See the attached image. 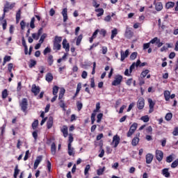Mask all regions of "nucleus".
<instances>
[{
    "mask_svg": "<svg viewBox=\"0 0 178 178\" xmlns=\"http://www.w3.org/2000/svg\"><path fill=\"white\" fill-rule=\"evenodd\" d=\"M141 63V61L140 60H138L136 63H134L129 69H127L124 72L125 76H130L131 74V72H133V70L135 69V67H138V65Z\"/></svg>",
    "mask_w": 178,
    "mask_h": 178,
    "instance_id": "obj_1",
    "label": "nucleus"
},
{
    "mask_svg": "<svg viewBox=\"0 0 178 178\" xmlns=\"http://www.w3.org/2000/svg\"><path fill=\"white\" fill-rule=\"evenodd\" d=\"M15 3H10L8 1H6V3L4 5V8H3V17H5V14L8 11L12 9H13V8H15Z\"/></svg>",
    "mask_w": 178,
    "mask_h": 178,
    "instance_id": "obj_2",
    "label": "nucleus"
},
{
    "mask_svg": "<svg viewBox=\"0 0 178 178\" xmlns=\"http://www.w3.org/2000/svg\"><path fill=\"white\" fill-rule=\"evenodd\" d=\"M122 81H123V76L120 74H117L114 77V80L112 81V86H120Z\"/></svg>",
    "mask_w": 178,
    "mask_h": 178,
    "instance_id": "obj_3",
    "label": "nucleus"
},
{
    "mask_svg": "<svg viewBox=\"0 0 178 178\" xmlns=\"http://www.w3.org/2000/svg\"><path fill=\"white\" fill-rule=\"evenodd\" d=\"M144 106H145V100H144V98L140 97L137 102V108L141 110L144 109Z\"/></svg>",
    "mask_w": 178,
    "mask_h": 178,
    "instance_id": "obj_4",
    "label": "nucleus"
},
{
    "mask_svg": "<svg viewBox=\"0 0 178 178\" xmlns=\"http://www.w3.org/2000/svg\"><path fill=\"white\" fill-rule=\"evenodd\" d=\"M27 99L24 98L22 99L21 103H20V106L22 108V111H23V112H26V111L27 110Z\"/></svg>",
    "mask_w": 178,
    "mask_h": 178,
    "instance_id": "obj_5",
    "label": "nucleus"
},
{
    "mask_svg": "<svg viewBox=\"0 0 178 178\" xmlns=\"http://www.w3.org/2000/svg\"><path fill=\"white\" fill-rule=\"evenodd\" d=\"M42 28H40L38 33H34L32 34V38L33 40H35L36 41L39 40L40 37L41 36V34H42Z\"/></svg>",
    "mask_w": 178,
    "mask_h": 178,
    "instance_id": "obj_6",
    "label": "nucleus"
},
{
    "mask_svg": "<svg viewBox=\"0 0 178 178\" xmlns=\"http://www.w3.org/2000/svg\"><path fill=\"white\" fill-rule=\"evenodd\" d=\"M156 158L159 162H161L163 159V152L161 150L156 151Z\"/></svg>",
    "mask_w": 178,
    "mask_h": 178,
    "instance_id": "obj_7",
    "label": "nucleus"
},
{
    "mask_svg": "<svg viewBox=\"0 0 178 178\" xmlns=\"http://www.w3.org/2000/svg\"><path fill=\"white\" fill-rule=\"evenodd\" d=\"M42 161V156H38L34 163V165H33V169H37V168H38V165H40V163H41Z\"/></svg>",
    "mask_w": 178,
    "mask_h": 178,
    "instance_id": "obj_8",
    "label": "nucleus"
},
{
    "mask_svg": "<svg viewBox=\"0 0 178 178\" xmlns=\"http://www.w3.org/2000/svg\"><path fill=\"white\" fill-rule=\"evenodd\" d=\"M120 143V138L118 135L114 136L113 138V144H114V147L116 148V147L119 145Z\"/></svg>",
    "mask_w": 178,
    "mask_h": 178,
    "instance_id": "obj_9",
    "label": "nucleus"
},
{
    "mask_svg": "<svg viewBox=\"0 0 178 178\" xmlns=\"http://www.w3.org/2000/svg\"><path fill=\"white\" fill-rule=\"evenodd\" d=\"M148 102H149V113H152L154 112V106H155V103L154 101H152V99H148Z\"/></svg>",
    "mask_w": 178,
    "mask_h": 178,
    "instance_id": "obj_10",
    "label": "nucleus"
},
{
    "mask_svg": "<svg viewBox=\"0 0 178 178\" xmlns=\"http://www.w3.org/2000/svg\"><path fill=\"white\" fill-rule=\"evenodd\" d=\"M124 35H125L126 38H129V39H130V38H131V37H133V31H131L130 28H129L128 26H127Z\"/></svg>",
    "mask_w": 178,
    "mask_h": 178,
    "instance_id": "obj_11",
    "label": "nucleus"
},
{
    "mask_svg": "<svg viewBox=\"0 0 178 178\" xmlns=\"http://www.w3.org/2000/svg\"><path fill=\"white\" fill-rule=\"evenodd\" d=\"M120 54H121V62H123V60H124V59H126V58L129 56V49H127L125 52H124L123 50H122L120 51Z\"/></svg>",
    "mask_w": 178,
    "mask_h": 178,
    "instance_id": "obj_12",
    "label": "nucleus"
},
{
    "mask_svg": "<svg viewBox=\"0 0 178 178\" xmlns=\"http://www.w3.org/2000/svg\"><path fill=\"white\" fill-rule=\"evenodd\" d=\"M63 48L65 49L66 52H69V49L70 48V46L69 43L67 42V40L63 39Z\"/></svg>",
    "mask_w": 178,
    "mask_h": 178,
    "instance_id": "obj_13",
    "label": "nucleus"
},
{
    "mask_svg": "<svg viewBox=\"0 0 178 178\" xmlns=\"http://www.w3.org/2000/svg\"><path fill=\"white\" fill-rule=\"evenodd\" d=\"M154 161V155L152 154H146V163L149 165Z\"/></svg>",
    "mask_w": 178,
    "mask_h": 178,
    "instance_id": "obj_14",
    "label": "nucleus"
},
{
    "mask_svg": "<svg viewBox=\"0 0 178 178\" xmlns=\"http://www.w3.org/2000/svg\"><path fill=\"white\" fill-rule=\"evenodd\" d=\"M31 91L35 95H38V94H40V87L35 85H33Z\"/></svg>",
    "mask_w": 178,
    "mask_h": 178,
    "instance_id": "obj_15",
    "label": "nucleus"
},
{
    "mask_svg": "<svg viewBox=\"0 0 178 178\" xmlns=\"http://www.w3.org/2000/svg\"><path fill=\"white\" fill-rule=\"evenodd\" d=\"M67 148H68V154L70 155V156H74V147H72V145L68 144Z\"/></svg>",
    "mask_w": 178,
    "mask_h": 178,
    "instance_id": "obj_16",
    "label": "nucleus"
},
{
    "mask_svg": "<svg viewBox=\"0 0 178 178\" xmlns=\"http://www.w3.org/2000/svg\"><path fill=\"white\" fill-rule=\"evenodd\" d=\"M61 13L63 17V22H67V8H64Z\"/></svg>",
    "mask_w": 178,
    "mask_h": 178,
    "instance_id": "obj_17",
    "label": "nucleus"
},
{
    "mask_svg": "<svg viewBox=\"0 0 178 178\" xmlns=\"http://www.w3.org/2000/svg\"><path fill=\"white\" fill-rule=\"evenodd\" d=\"M162 175L165 177H170V172H169V169L164 168L162 170Z\"/></svg>",
    "mask_w": 178,
    "mask_h": 178,
    "instance_id": "obj_18",
    "label": "nucleus"
},
{
    "mask_svg": "<svg viewBox=\"0 0 178 178\" xmlns=\"http://www.w3.org/2000/svg\"><path fill=\"white\" fill-rule=\"evenodd\" d=\"M54 125V118L52 117L49 118L47 121V129H51Z\"/></svg>",
    "mask_w": 178,
    "mask_h": 178,
    "instance_id": "obj_19",
    "label": "nucleus"
},
{
    "mask_svg": "<svg viewBox=\"0 0 178 178\" xmlns=\"http://www.w3.org/2000/svg\"><path fill=\"white\" fill-rule=\"evenodd\" d=\"M163 95H164L165 101H169L170 99V91L165 90L164 91Z\"/></svg>",
    "mask_w": 178,
    "mask_h": 178,
    "instance_id": "obj_20",
    "label": "nucleus"
},
{
    "mask_svg": "<svg viewBox=\"0 0 178 178\" xmlns=\"http://www.w3.org/2000/svg\"><path fill=\"white\" fill-rule=\"evenodd\" d=\"M51 152L52 155H56V145L54 143L51 145Z\"/></svg>",
    "mask_w": 178,
    "mask_h": 178,
    "instance_id": "obj_21",
    "label": "nucleus"
},
{
    "mask_svg": "<svg viewBox=\"0 0 178 178\" xmlns=\"http://www.w3.org/2000/svg\"><path fill=\"white\" fill-rule=\"evenodd\" d=\"M61 131L63 134V136L65 138L67 137V136L69 135V133L67 132V127L66 126H63V129H61Z\"/></svg>",
    "mask_w": 178,
    "mask_h": 178,
    "instance_id": "obj_22",
    "label": "nucleus"
},
{
    "mask_svg": "<svg viewBox=\"0 0 178 178\" xmlns=\"http://www.w3.org/2000/svg\"><path fill=\"white\" fill-rule=\"evenodd\" d=\"M155 8H156V10H157L158 12H160L161 9H163V6L162 5V3L157 2L155 5Z\"/></svg>",
    "mask_w": 178,
    "mask_h": 178,
    "instance_id": "obj_23",
    "label": "nucleus"
},
{
    "mask_svg": "<svg viewBox=\"0 0 178 178\" xmlns=\"http://www.w3.org/2000/svg\"><path fill=\"white\" fill-rule=\"evenodd\" d=\"M138 143H140V138H138V136H136L133 138L131 144L133 147H136Z\"/></svg>",
    "mask_w": 178,
    "mask_h": 178,
    "instance_id": "obj_24",
    "label": "nucleus"
},
{
    "mask_svg": "<svg viewBox=\"0 0 178 178\" xmlns=\"http://www.w3.org/2000/svg\"><path fill=\"white\" fill-rule=\"evenodd\" d=\"M54 80V76H52V74L48 73L46 75V81H48V83H51Z\"/></svg>",
    "mask_w": 178,
    "mask_h": 178,
    "instance_id": "obj_25",
    "label": "nucleus"
},
{
    "mask_svg": "<svg viewBox=\"0 0 178 178\" xmlns=\"http://www.w3.org/2000/svg\"><path fill=\"white\" fill-rule=\"evenodd\" d=\"M95 12H97V17H99L100 16H102L104 15V9L102 8H97L95 10Z\"/></svg>",
    "mask_w": 178,
    "mask_h": 178,
    "instance_id": "obj_26",
    "label": "nucleus"
},
{
    "mask_svg": "<svg viewBox=\"0 0 178 178\" xmlns=\"http://www.w3.org/2000/svg\"><path fill=\"white\" fill-rule=\"evenodd\" d=\"M115 35H118V29L116 28L113 29V30L111 31V40H113Z\"/></svg>",
    "mask_w": 178,
    "mask_h": 178,
    "instance_id": "obj_27",
    "label": "nucleus"
},
{
    "mask_svg": "<svg viewBox=\"0 0 178 178\" xmlns=\"http://www.w3.org/2000/svg\"><path fill=\"white\" fill-rule=\"evenodd\" d=\"M60 48H62V45H60V43H56V42H54L53 49H56L57 51H59Z\"/></svg>",
    "mask_w": 178,
    "mask_h": 178,
    "instance_id": "obj_28",
    "label": "nucleus"
},
{
    "mask_svg": "<svg viewBox=\"0 0 178 178\" xmlns=\"http://www.w3.org/2000/svg\"><path fill=\"white\" fill-rule=\"evenodd\" d=\"M47 62L49 65V66H52L54 63V56L52 55H49L48 58H47Z\"/></svg>",
    "mask_w": 178,
    "mask_h": 178,
    "instance_id": "obj_29",
    "label": "nucleus"
},
{
    "mask_svg": "<svg viewBox=\"0 0 178 178\" xmlns=\"http://www.w3.org/2000/svg\"><path fill=\"white\" fill-rule=\"evenodd\" d=\"M19 172H20V170H19V165H16L15 168V172H14V177L17 178V175H19Z\"/></svg>",
    "mask_w": 178,
    "mask_h": 178,
    "instance_id": "obj_30",
    "label": "nucleus"
},
{
    "mask_svg": "<svg viewBox=\"0 0 178 178\" xmlns=\"http://www.w3.org/2000/svg\"><path fill=\"white\" fill-rule=\"evenodd\" d=\"M160 41L161 40L156 37L149 41V44H158L159 42H160Z\"/></svg>",
    "mask_w": 178,
    "mask_h": 178,
    "instance_id": "obj_31",
    "label": "nucleus"
},
{
    "mask_svg": "<svg viewBox=\"0 0 178 178\" xmlns=\"http://www.w3.org/2000/svg\"><path fill=\"white\" fill-rule=\"evenodd\" d=\"M140 120H143L145 123H147V122H149V117L148 115L142 116Z\"/></svg>",
    "mask_w": 178,
    "mask_h": 178,
    "instance_id": "obj_32",
    "label": "nucleus"
},
{
    "mask_svg": "<svg viewBox=\"0 0 178 178\" xmlns=\"http://www.w3.org/2000/svg\"><path fill=\"white\" fill-rule=\"evenodd\" d=\"M80 90H81V83H79L77 84L76 91V93H75V97H77L78 94L80 92Z\"/></svg>",
    "mask_w": 178,
    "mask_h": 178,
    "instance_id": "obj_33",
    "label": "nucleus"
},
{
    "mask_svg": "<svg viewBox=\"0 0 178 178\" xmlns=\"http://www.w3.org/2000/svg\"><path fill=\"white\" fill-rule=\"evenodd\" d=\"M173 6H175V3L172 1L168 2L165 5L166 9H170V8H173Z\"/></svg>",
    "mask_w": 178,
    "mask_h": 178,
    "instance_id": "obj_34",
    "label": "nucleus"
},
{
    "mask_svg": "<svg viewBox=\"0 0 178 178\" xmlns=\"http://www.w3.org/2000/svg\"><path fill=\"white\" fill-rule=\"evenodd\" d=\"M54 42H56V43L60 44V42H62V37H60V36H55Z\"/></svg>",
    "mask_w": 178,
    "mask_h": 178,
    "instance_id": "obj_35",
    "label": "nucleus"
},
{
    "mask_svg": "<svg viewBox=\"0 0 178 178\" xmlns=\"http://www.w3.org/2000/svg\"><path fill=\"white\" fill-rule=\"evenodd\" d=\"M64 95H65V88H61L60 90L58 99H62V98H63Z\"/></svg>",
    "mask_w": 178,
    "mask_h": 178,
    "instance_id": "obj_36",
    "label": "nucleus"
},
{
    "mask_svg": "<svg viewBox=\"0 0 178 178\" xmlns=\"http://www.w3.org/2000/svg\"><path fill=\"white\" fill-rule=\"evenodd\" d=\"M172 116L173 114H172V113H168L165 117V120H168V122H169V120H171Z\"/></svg>",
    "mask_w": 178,
    "mask_h": 178,
    "instance_id": "obj_37",
    "label": "nucleus"
},
{
    "mask_svg": "<svg viewBox=\"0 0 178 178\" xmlns=\"http://www.w3.org/2000/svg\"><path fill=\"white\" fill-rule=\"evenodd\" d=\"M35 22V17H32L31 22H30V27L31 29H35V25L34 24Z\"/></svg>",
    "mask_w": 178,
    "mask_h": 178,
    "instance_id": "obj_38",
    "label": "nucleus"
},
{
    "mask_svg": "<svg viewBox=\"0 0 178 178\" xmlns=\"http://www.w3.org/2000/svg\"><path fill=\"white\" fill-rule=\"evenodd\" d=\"M104 172H105V167L97 170V173L98 176H101L103 175Z\"/></svg>",
    "mask_w": 178,
    "mask_h": 178,
    "instance_id": "obj_39",
    "label": "nucleus"
},
{
    "mask_svg": "<svg viewBox=\"0 0 178 178\" xmlns=\"http://www.w3.org/2000/svg\"><path fill=\"white\" fill-rule=\"evenodd\" d=\"M45 38H47V33H43L39 40V42H40V44H42Z\"/></svg>",
    "mask_w": 178,
    "mask_h": 178,
    "instance_id": "obj_40",
    "label": "nucleus"
},
{
    "mask_svg": "<svg viewBox=\"0 0 178 178\" xmlns=\"http://www.w3.org/2000/svg\"><path fill=\"white\" fill-rule=\"evenodd\" d=\"M83 40V35H79L76 39V45H79Z\"/></svg>",
    "mask_w": 178,
    "mask_h": 178,
    "instance_id": "obj_41",
    "label": "nucleus"
},
{
    "mask_svg": "<svg viewBox=\"0 0 178 178\" xmlns=\"http://www.w3.org/2000/svg\"><path fill=\"white\" fill-rule=\"evenodd\" d=\"M20 15H21V11H20V10H19L16 14L17 23H19V22H20Z\"/></svg>",
    "mask_w": 178,
    "mask_h": 178,
    "instance_id": "obj_42",
    "label": "nucleus"
},
{
    "mask_svg": "<svg viewBox=\"0 0 178 178\" xmlns=\"http://www.w3.org/2000/svg\"><path fill=\"white\" fill-rule=\"evenodd\" d=\"M38 126V120H36L32 123V129H33V130H35Z\"/></svg>",
    "mask_w": 178,
    "mask_h": 178,
    "instance_id": "obj_43",
    "label": "nucleus"
},
{
    "mask_svg": "<svg viewBox=\"0 0 178 178\" xmlns=\"http://www.w3.org/2000/svg\"><path fill=\"white\" fill-rule=\"evenodd\" d=\"M58 91H59V87L55 86L53 88V95H56L58 94Z\"/></svg>",
    "mask_w": 178,
    "mask_h": 178,
    "instance_id": "obj_44",
    "label": "nucleus"
},
{
    "mask_svg": "<svg viewBox=\"0 0 178 178\" xmlns=\"http://www.w3.org/2000/svg\"><path fill=\"white\" fill-rule=\"evenodd\" d=\"M8 97V90L5 89L2 92V98L3 99H5V98H7Z\"/></svg>",
    "mask_w": 178,
    "mask_h": 178,
    "instance_id": "obj_45",
    "label": "nucleus"
},
{
    "mask_svg": "<svg viewBox=\"0 0 178 178\" xmlns=\"http://www.w3.org/2000/svg\"><path fill=\"white\" fill-rule=\"evenodd\" d=\"M138 126V124L136 122H134L130 127L131 130H133L134 131H136V130H137V127Z\"/></svg>",
    "mask_w": 178,
    "mask_h": 178,
    "instance_id": "obj_46",
    "label": "nucleus"
},
{
    "mask_svg": "<svg viewBox=\"0 0 178 178\" xmlns=\"http://www.w3.org/2000/svg\"><path fill=\"white\" fill-rule=\"evenodd\" d=\"M104 116V114L102 113H99L97 116V123H100L101 122V120H102V117Z\"/></svg>",
    "mask_w": 178,
    "mask_h": 178,
    "instance_id": "obj_47",
    "label": "nucleus"
},
{
    "mask_svg": "<svg viewBox=\"0 0 178 178\" xmlns=\"http://www.w3.org/2000/svg\"><path fill=\"white\" fill-rule=\"evenodd\" d=\"M137 58V52H133L130 56L131 60H134Z\"/></svg>",
    "mask_w": 178,
    "mask_h": 178,
    "instance_id": "obj_48",
    "label": "nucleus"
},
{
    "mask_svg": "<svg viewBox=\"0 0 178 178\" xmlns=\"http://www.w3.org/2000/svg\"><path fill=\"white\" fill-rule=\"evenodd\" d=\"M177 166H178V159L175 160L171 164V168H177Z\"/></svg>",
    "mask_w": 178,
    "mask_h": 178,
    "instance_id": "obj_49",
    "label": "nucleus"
},
{
    "mask_svg": "<svg viewBox=\"0 0 178 178\" xmlns=\"http://www.w3.org/2000/svg\"><path fill=\"white\" fill-rule=\"evenodd\" d=\"M76 106H77L78 111H81V108H83V103L80 102H77Z\"/></svg>",
    "mask_w": 178,
    "mask_h": 178,
    "instance_id": "obj_50",
    "label": "nucleus"
},
{
    "mask_svg": "<svg viewBox=\"0 0 178 178\" xmlns=\"http://www.w3.org/2000/svg\"><path fill=\"white\" fill-rule=\"evenodd\" d=\"M173 161V155H170L166 158V162L170 163Z\"/></svg>",
    "mask_w": 178,
    "mask_h": 178,
    "instance_id": "obj_51",
    "label": "nucleus"
},
{
    "mask_svg": "<svg viewBox=\"0 0 178 178\" xmlns=\"http://www.w3.org/2000/svg\"><path fill=\"white\" fill-rule=\"evenodd\" d=\"M73 140H74L73 135H72V134H69V140H68L69 143H68V144L72 145V143H73Z\"/></svg>",
    "mask_w": 178,
    "mask_h": 178,
    "instance_id": "obj_52",
    "label": "nucleus"
},
{
    "mask_svg": "<svg viewBox=\"0 0 178 178\" xmlns=\"http://www.w3.org/2000/svg\"><path fill=\"white\" fill-rule=\"evenodd\" d=\"M32 136L35 141L38 137V131H33L32 134Z\"/></svg>",
    "mask_w": 178,
    "mask_h": 178,
    "instance_id": "obj_53",
    "label": "nucleus"
},
{
    "mask_svg": "<svg viewBox=\"0 0 178 178\" xmlns=\"http://www.w3.org/2000/svg\"><path fill=\"white\" fill-rule=\"evenodd\" d=\"M90 165H87L85 168V170H84V175H88V171L90 170Z\"/></svg>",
    "mask_w": 178,
    "mask_h": 178,
    "instance_id": "obj_54",
    "label": "nucleus"
},
{
    "mask_svg": "<svg viewBox=\"0 0 178 178\" xmlns=\"http://www.w3.org/2000/svg\"><path fill=\"white\" fill-rule=\"evenodd\" d=\"M95 113H92L91 115V123L92 124H94V122H95Z\"/></svg>",
    "mask_w": 178,
    "mask_h": 178,
    "instance_id": "obj_55",
    "label": "nucleus"
},
{
    "mask_svg": "<svg viewBox=\"0 0 178 178\" xmlns=\"http://www.w3.org/2000/svg\"><path fill=\"white\" fill-rule=\"evenodd\" d=\"M99 109H101V104L99 102L96 104V109L94 112H99Z\"/></svg>",
    "mask_w": 178,
    "mask_h": 178,
    "instance_id": "obj_56",
    "label": "nucleus"
},
{
    "mask_svg": "<svg viewBox=\"0 0 178 178\" xmlns=\"http://www.w3.org/2000/svg\"><path fill=\"white\" fill-rule=\"evenodd\" d=\"M134 105H136L135 103H131L128 107L127 112H130V111L134 108Z\"/></svg>",
    "mask_w": 178,
    "mask_h": 178,
    "instance_id": "obj_57",
    "label": "nucleus"
},
{
    "mask_svg": "<svg viewBox=\"0 0 178 178\" xmlns=\"http://www.w3.org/2000/svg\"><path fill=\"white\" fill-rule=\"evenodd\" d=\"M148 73H149V70H146L143 71V72L141 73V76H142V77H145V76H147V74H148Z\"/></svg>",
    "mask_w": 178,
    "mask_h": 178,
    "instance_id": "obj_58",
    "label": "nucleus"
},
{
    "mask_svg": "<svg viewBox=\"0 0 178 178\" xmlns=\"http://www.w3.org/2000/svg\"><path fill=\"white\" fill-rule=\"evenodd\" d=\"M100 35H103V37H105L106 35V31L105 29H102L99 31Z\"/></svg>",
    "mask_w": 178,
    "mask_h": 178,
    "instance_id": "obj_59",
    "label": "nucleus"
},
{
    "mask_svg": "<svg viewBox=\"0 0 178 178\" xmlns=\"http://www.w3.org/2000/svg\"><path fill=\"white\" fill-rule=\"evenodd\" d=\"M13 69V63H9L8 67V70L9 73H12V70Z\"/></svg>",
    "mask_w": 178,
    "mask_h": 178,
    "instance_id": "obj_60",
    "label": "nucleus"
},
{
    "mask_svg": "<svg viewBox=\"0 0 178 178\" xmlns=\"http://www.w3.org/2000/svg\"><path fill=\"white\" fill-rule=\"evenodd\" d=\"M134 131H133V129H129V130L127 133V137H131V136H133V134H134Z\"/></svg>",
    "mask_w": 178,
    "mask_h": 178,
    "instance_id": "obj_61",
    "label": "nucleus"
},
{
    "mask_svg": "<svg viewBox=\"0 0 178 178\" xmlns=\"http://www.w3.org/2000/svg\"><path fill=\"white\" fill-rule=\"evenodd\" d=\"M51 52V49L49 47H47L44 49L43 54L44 55H47V54H49Z\"/></svg>",
    "mask_w": 178,
    "mask_h": 178,
    "instance_id": "obj_62",
    "label": "nucleus"
},
{
    "mask_svg": "<svg viewBox=\"0 0 178 178\" xmlns=\"http://www.w3.org/2000/svg\"><path fill=\"white\" fill-rule=\"evenodd\" d=\"M150 45H151V43H149V42L148 43L143 44V49H148Z\"/></svg>",
    "mask_w": 178,
    "mask_h": 178,
    "instance_id": "obj_63",
    "label": "nucleus"
},
{
    "mask_svg": "<svg viewBox=\"0 0 178 178\" xmlns=\"http://www.w3.org/2000/svg\"><path fill=\"white\" fill-rule=\"evenodd\" d=\"M172 134L173 136H178V127L174 129V131H172Z\"/></svg>",
    "mask_w": 178,
    "mask_h": 178,
    "instance_id": "obj_64",
    "label": "nucleus"
}]
</instances>
